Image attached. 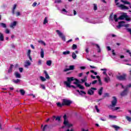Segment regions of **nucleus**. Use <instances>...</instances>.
I'll return each mask as SVG.
<instances>
[{"label": "nucleus", "instance_id": "1", "mask_svg": "<svg viewBox=\"0 0 131 131\" xmlns=\"http://www.w3.org/2000/svg\"><path fill=\"white\" fill-rule=\"evenodd\" d=\"M68 81H64V83L67 86V88H73V89H76V87L74 85H71V81H73L74 80V78L72 77H67Z\"/></svg>", "mask_w": 131, "mask_h": 131}, {"label": "nucleus", "instance_id": "2", "mask_svg": "<svg viewBox=\"0 0 131 131\" xmlns=\"http://www.w3.org/2000/svg\"><path fill=\"white\" fill-rule=\"evenodd\" d=\"M62 103L63 104V106L66 105V106H70V105H71L72 101L71 100H69L68 99H63L62 100Z\"/></svg>", "mask_w": 131, "mask_h": 131}, {"label": "nucleus", "instance_id": "3", "mask_svg": "<svg viewBox=\"0 0 131 131\" xmlns=\"http://www.w3.org/2000/svg\"><path fill=\"white\" fill-rule=\"evenodd\" d=\"M129 26V25L128 24H125V23L124 21H122L121 22L119 23V25L117 26V28H120V27H128Z\"/></svg>", "mask_w": 131, "mask_h": 131}, {"label": "nucleus", "instance_id": "4", "mask_svg": "<svg viewBox=\"0 0 131 131\" xmlns=\"http://www.w3.org/2000/svg\"><path fill=\"white\" fill-rule=\"evenodd\" d=\"M56 32L58 34V35H59V37H60L61 38V39H62V40H63V41H66V39L65 38V36H64V35L63 34V33L62 32H61V31H60V30H56Z\"/></svg>", "mask_w": 131, "mask_h": 131}, {"label": "nucleus", "instance_id": "5", "mask_svg": "<svg viewBox=\"0 0 131 131\" xmlns=\"http://www.w3.org/2000/svg\"><path fill=\"white\" fill-rule=\"evenodd\" d=\"M113 100L112 101V105H111V107H115L117 103V98H116V97L113 96Z\"/></svg>", "mask_w": 131, "mask_h": 131}, {"label": "nucleus", "instance_id": "6", "mask_svg": "<svg viewBox=\"0 0 131 131\" xmlns=\"http://www.w3.org/2000/svg\"><path fill=\"white\" fill-rule=\"evenodd\" d=\"M117 78L119 80H125L126 79V74H123L122 75L118 76Z\"/></svg>", "mask_w": 131, "mask_h": 131}, {"label": "nucleus", "instance_id": "7", "mask_svg": "<svg viewBox=\"0 0 131 131\" xmlns=\"http://www.w3.org/2000/svg\"><path fill=\"white\" fill-rule=\"evenodd\" d=\"M55 120L56 121H60V120H61V117H56V116H53L52 118H51L50 120V122H53V121H54V120H55Z\"/></svg>", "mask_w": 131, "mask_h": 131}, {"label": "nucleus", "instance_id": "8", "mask_svg": "<svg viewBox=\"0 0 131 131\" xmlns=\"http://www.w3.org/2000/svg\"><path fill=\"white\" fill-rule=\"evenodd\" d=\"M94 91H97V88H91L88 92V95H90L91 96L94 95Z\"/></svg>", "mask_w": 131, "mask_h": 131}, {"label": "nucleus", "instance_id": "9", "mask_svg": "<svg viewBox=\"0 0 131 131\" xmlns=\"http://www.w3.org/2000/svg\"><path fill=\"white\" fill-rule=\"evenodd\" d=\"M127 15H122L119 17L118 19L119 20H124V19H126V21H129V19H127Z\"/></svg>", "mask_w": 131, "mask_h": 131}, {"label": "nucleus", "instance_id": "10", "mask_svg": "<svg viewBox=\"0 0 131 131\" xmlns=\"http://www.w3.org/2000/svg\"><path fill=\"white\" fill-rule=\"evenodd\" d=\"M119 8H120L121 10H128V7H127L122 4H119V6H117Z\"/></svg>", "mask_w": 131, "mask_h": 131}, {"label": "nucleus", "instance_id": "11", "mask_svg": "<svg viewBox=\"0 0 131 131\" xmlns=\"http://www.w3.org/2000/svg\"><path fill=\"white\" fill-rule=\"evenodd\" d=\"M30 65H31V62L29 60H26L25 61L24 66L26 68H28Z\"/></svg>", "mask_w": 131, "mask_h": 131}, {"label": "nucleus", "instance_id": "12", "mask_svg": "<svg viewBox=\"0 0 131 131\" xmlns=\"http://www.w3.org/2000/svg\"><path fill=\"white\" fill-rule=\"evenodd\" d=\"M12 82H13V83H15V84H19L21 82V80H20L19 79H12Z\"/></svg>", "mask_w": 131, "mask_h": 131}, {"label": "nucleus", "instance_id": "13", "mask_svg": "<svg viewBox=\"0 0 131 131\" xmlns=\"http://www.w3.org/2000/svg\"><path fill=\"white\" fill-rule=\"evenodd\" d=\"M15 68H16L15 67V66H14V65L11 64L8 70V73H12L13 72V70Z\"/></svg>", "mask_w": 131, "mask_h": 131}, {"label": "nucleus", "instance_id": "14", "mask_svg": "<svg viewBox=\"0 0 131 131\" xmlns=\"http://www.w3.org/2000/svg\"><path fill=\"white\" fill-rule=\"evenodd\" d=\"M127 89H125L121 93V96L123 97L124 96H126L127 95Z\"/></svg>", "mask_w": 131, "mask_h": 131}, {"label": "nucleus", "instance_id": "15", "mask_svg": "<svg viewBox=\"0 0 131 131\" xmlns=\"http://www.w3.org/2000/svg\"><path fill=\"white\" fill-rule=\"evenodd\" d=\"M31 53V50H29L27 53V56L30 59V60L32 61V58H31V56H30Z\"/></svg>", "mask_w": 131, "mask_h": 131}, {"label": "nucleus", "instance_id": "16", "mask_svg": "<svg viewBox=\"0 0 131 131\" xmlns=\"http://www.w3.org/2000/svg\"><path fill=\"white\" fill-rule=\"evenodd\" d=\"M16 78H21V74L18 73V72H15L14 73Z\"/></svg>", "mask_w": 131, "mask_h": 131}, {"label": "nucleus", "instance_id": "17", "mask_svg": "<svg viewBox=\"0 0 131 131\" xmlns=\"http://www.w3.org/2000/svg\"><path fill=\"white\" fill-rule=\"evenodd\" d=\"M103 87H101V88L98 90V95L99 96H102V94H103Z\"/></svg>", "mask_w": 131, "mask_h": 131}, {"label": "nucleus", "instance_id": "18", "mask_svg": "<svg viewBox=\"0 0 131 131\" xmlns=\"http://www.w3.org/2000/svg\"><path fill=\"white\" fill-rule=\"evenodd\" d=\"M44 74H45L46 79H50V76L49 75V74H48L47 71H44Z\"/></svg>", "mask_w": 131, "mask_h": 131}, {"label": "nucleus", "instance_id": "19", "mask_svg": "<svg viewBox=\"0 0 131 131\" xmlns=\"http://www.w3.org/2000/svg\"><path fill=\"white\" fill-rule=\"evenodd\" d=\"M40 57L41 58H45V51H43V49H41Z\"/></svg>", "mask_w": 131, "mask_h": 131}, {"label": "nucleus", "instance_id": "20", "mask_svg": "<svg viewBox=\"0 0 131 131\" xmlns=\"http://www.w3.org/2000/svg\"><path fill=\"white\" fill-rule=\"evenodd\" d=\"M104 81L106 83H108L109 81H110V77H109L108 76H106V77H104Z\"/></svg>", "mask_w": 131, "mask_h": 131}, {"label": "nucleus", "instance_id": "21", "mask_svg": "<svg viewBox=\"0 0 131 131\" xmlns=\"http://www.w3.org/2000/svg\"><path fill=\"white\" fill-rule=\"evenodd\" d=\"M17 25V21H15L13 23H11L10 25V27L13 28V27H15Z\"/></svg>", "mask_w": 131, "mask_h": 131}, {"label": "nucleus", "instance_id": "22", "mask_svg": "<svg viewBox=\"0 0 131 131\" xmlns=\"http://www.w3.org/2000/svg\"><path fill=\"white\" fill-rule=\"evenodd\" d=\"M84 20L85 22H88V23H93V24H95V23H94L92 20L90 19L89 18H85Z\"/></svg>", "mask_w": 131, "mask_h": 131}, {"label": "nucleus", "instance_id": "23", "mask_svg": "<svg viewBox=\"0 0 131 131\" xmlns=\"http://www.w3.org/2000/svg\"><path fill=\"white\" fill-rule=\"evenodd\" d=\"M16 7H17V5L16 4H14L13 5V7L12 11L13 15H15V10H16Z\"/></svg>", "mask_w": 131, "mask_h": 131}, {"label": "nucleus", "instance_id": "24", "mask_svg": "<svg viewBox=\"0 0 131 131\" xmlns=\"http://www.w3.org/2000/svg\"><path fill=\"white\" fill-rule=\"evenodd\" d=\"M121 2L123 3V4H124V5H130V3L126 1L121 0Z\"/></svg>", "mask_w": 131, "mask_h": 131}, {"label": "nucleus", "instance_id": "25", "mask_svg": "<svg viewBox=\"0 0 131 131\" xmlns=\"http://www.w3.org/2000/svg\"><path fill=\"white\" fill-rule=\"evenodd\" d=\"M77 93H78L80 95H85V92L84 91H81L80 92L79 90H77Z\"/></svg>", "mask_w": 131, "mask_h": 131}, {"label": "nucleus", "instance_id": "26", "mask_svg": "<svg viewBox=\"0 0 131 131\" xmlns=\"http://www.w3.org/2000/svg\"><path fill=\"white\" fill-rule=\"evenodd\" d=\"M108 117L110 118V119H115V118H116V116H113V115H110L108 116Z\"/></svg>", "mask_w": 131, "mask_h": 131}, {"label": "nucleus", "instance_id": "27", "mask_svg": "<svg viewBox=\"0 0 131 131\" xmlns=\"http://www.w3.org/2000/svg\"><path fill=\"white\" fill-rule=\"evenodd\" d=\"M101 71H104L103 72V74H104L105 75H106V76H107V74L106 73V71H107V69H101Z\"/></svg>", "mask_w": 131, "mask_h": 131}, {"label": "nucleus", "instance_id": "28", "mask_svg": "<svg viewBox=\"0 0 131 131\" xmlns=\"http://www.w3.org/2000/svg\"><path fill=\"white\" fill-rule=\"evenodd\" d=\"M56 104L58 107H63V106H64L63 102H62V103H61V102H57Z\"/></svg>", "mask_w": 131, "mask_h": 131}, {"label": "nucleus", "instance_id": "29", "mask_svg": "<svg viewBox=\"0 0 131 131\" xmlns=\"http://www.w3.org/2000/svg\"><path fill=\"white\" fill-rule=\"evenodd\" d=\"M46 64L48 66H51V65H52V60H48Z\"/></svg>", "mask_w": 131, "mask_h": 131}, {"label": "nucleus", "instance_id": "30", "mask_svg": "<svg viewBox=\"0 0 131 131\" xmlns=\"http://www.w3.org/2000/svg\"><path fill=\"white\" fill-rule=\"evenodd\" d=\"M19 92H20L21 95H22V96H24V95H25V91H24V90H23V89L20 90Z\"/></svg>", "mask_w": 131, "mask_h": 131}, {"label": "nucleus", "instance_id": "31", "mask_svg": "<svg viewBox=\"0 0 131 131\" xmlns=\"http://www.w3.org/2000/svg\"><path fill=\"white\" fill-rule=\"evenodd\" d=\"M0 40H1V41H4V35L1 33H0Z\"/></svg>", "mask_w": 131, "mask_h": 131}, {"label": "nucleus", "instance_id": "32", "mask_svg": "<svg viewBox=\"0 0 131 131\" xmlns=\"http://www.w3.org/2000/svg\"><path fill=\"white\" fill-rule=\"evenodd\" d=\"M114 20H115V22H117L118 21V18H117V15L115 14L114 15Z\"/></svg>", "mask_w": 131, "mask_h": 131}, {"label": "nucleus", "instance_id": "33", "mask_svg": "<svg viewBox=\"0 0 131 131\" xmlns=\"http://www.w3.org/2000/svg\"><path fill=\"white\" fill-rule=\"evenodd\" d=\"M39 43H40L41 45H43V46H46V42L43 41V40H39L38 41Z\"/></svg>", "mask_w": 131, "mask_h": 131}, {"label": "nucleus", "instance_id": "34", "mask_svg": "<svg viewBox=\"0 0 131 131\" xmlns=\"http://www.w3.org/2000/svg\"><path fill=\"white\" fill-rule=\"evenodd\" d=\"M72 57L73 59H76L77 56H76V54H75V53L73 52Z\"/></svg>", "mask_w": 131, "mask_h": 131}, {"label": "nucleus", "instance_id": "35", "mask_svg": "<svg viewBox=\"0 0 131 131\" xmlns=\"http://www.w3.org/2000/svg\"><path fill=\"white\" fill-rule=\"evenodd\" d=\"M63 55H69V54H70V51H64L63 53H62Z\"/></svg>", "mask_w": 131, "mask_h": 131}, {"label": "nucleus", "instance_id": "36", "mask_svg": "<svg viewBox=\"0 0 131 131\" xmlns=\"http://www.w3.org/2000/svg\"><path fill=\"white\" fill-rule=\"evenodd\" d=\"M0 25L3 28H6L7 27V25H6V24H4V23H1Z\"/></svg>", "mask_w": 131, "mask_h": 131}, {"label": "nucleus", "instance_id": "37", "mask_svg": "<svg viewBox=\"0 0 131 131\" xmlns=\"http://www.w3.org/2000/svg\"><path fill=\"white\" fill-rule=\"evenodd\" d=\"M48 17H45L43 20V24L46 25L47 23H48Z\"/></svg>", "mask_w": 131, "mask_h": 131}, {"label": "nucleus", "instance_id": "38", "mask_svg": "<svg viewBox=\"0 0 131 131\" xmlns=\"http://www.w3.org/2000/svg\"><path fill=\"white\" fill-rule=\"evenodd\" d=\"M126 119L129 122H131V118L129 117L128 116H126Z\"/></svg>", "mask_w": 131, "mask_h": 131}, {"label": "nucleus", "instance_id": "39", "mask_svg": "<svg viewBox=\"0 0 131 131\" xmlns=\"http://www.w3.org/2000/svg\"><path fill=\"white\" fill-rule=\"evenodd\" d=\"M77 88H79L80 90H84V87L80 84H79Z\"/></svg>", "mask_w": 131, "mask_h": 131}, {"label": "nucleus", "instance_id": "40", "mask_svg": "<svg viewBox=\"0 0 131 131\" xmlns=\"http://www.w3.org/2000/svg\"><path fill=\"white\" fill-rule=\"evenodd\" d=\"M97 48L98 49V53H101V48H100V46L98 44H96Z\"/></svg>", "mask_w": 131, "mask_h": 131}, {"label": "nucleus", "instance_id": "41", "mask_svg": "<svg viewBox=\"0 0 131 131\" xmlns=\"http://www.w3.org/2000/svg\"><path fill=\"white\" fill-rule=\"evenodd\" d=\"M77 49V46L75 44H73L72 46V50H76Z\"/></svg>", "mask_w": 131, "mask_h": 131}, {"label": "nucleus", "instance_id": "42", "mask_svg": "<svg viewBox=\"0 0 131 131\" xmlns=\"http://www.w3.org/2000/svg\"><path fill=\"white\" fill-rule=\"evenodd\" d=\"M40 79L41 80V81H46V78L43 76H40Z\"/></svg>", "mask_w": 131, "mask_h": 131}, {"label": "nucleus", "instance_id": "43", "mask_svg": "<svg viewBox=\"0 0 131 131\" xmlns=\"http://www.w3.org/2000/svg\"><path fill=\"white\" fill-rule=\"evenodd\" d=\"M86 80H87L86 77H84L83 79H81V81L82 82H85V81H86Z\"/></svg>", "mask_w": 131, "mask_h": 131}, {"label": "nucleus", "instance_id": "44", "mask_svg": "<svg viewBox=\"0 0 131 131\" xmlns=\"http://www.w3.org/2000/svg\"><path fill=\"white\" fill-rule=\"evenodd\" d=\"M113 127H114V128H115L116 129V130H117V129H119V128H120V127H119V126H117V125H113Z\"/></svg>", "mask_w": 131, "mask_h": 131}, {"label": "nucleus", "instance_id": "45", "mask_svg": "<svg viewBox=\"0 0 131 131\" xmlns=\"http://www.w3.org/2000/svg\"><path fill=\"white\" fill-rule=\"evenodd\" d=\"M69 70H74V66H70L69 68Z\"/></svg>", "mask_w": 131, "mask_h": 131}, {"label": "nucleus", "instance_id": "46", "mask_svg": "<svg viewBox=\"0 0 131 131\" xmlns=\"http://www.w3.org/2000/svg\"><path fill=\"white\" fill-rule=\"evenodd\" d=\"M95 108L97 113H99V112H100V110H99V108H98V105H95Z\"/></svg>", "mask_w": 131, "mask_h": 131}, {"label": "nucleus", "instance_id": "47", "mask_svg": "<svg viewBox=\"0 0 131 131\" xmlns=\"http://www.w3.org/2000/svg\"><path fill=\"white\" fill-rule=\"evenodd\" d=\"M91 84H92V83H88L86 82H85V85L88 88H89V86H90Z\"/></svg>", "mask_w": 131, "mask_h": 131}, {"label": "nucleus", "instance_id": "48", "mask_svg": "<svg viewBox=\"0 0 131 131\" xmlns=\"http://www.w3.org/2000/svg\"><path fill=\"white\" fill-rule=\"evenodd\" d=\"M74 84H76V87L77 88L78 85H79V83L78 82V81H76L74 82Z\"/></svg>", "mask_w": 131, "mask_h": 131}, {"label": "nucleus", "instance_id": "49", "mask_svg": "<svg viewBox=\"0 0 131 131\" xmlns=\"http://www.w3.org/2000/svg\"><path fill=\"white\" fill-rule=\"evenodd\" d=\"M97 9V4H94V11H96Z\"/></svg>", "mask_w": 131, "mask_h": 131}, {"label": "nucleus", "instance_id": "50", "mask_svg": "<svg viewBox=\"0 0 131 131\" xmlns=\"http://www.w3.org/2000/svg\"><path fill=\"white\" fill-rule=\"evenodd\" d=\"M128 88H131V84L127 85L125 87V89H127V91H128Z\"/></svg>", "mask_w": 131, "mask_h": 131}, {"label": "nucleus", "instance_id": "51", "mask_svg": "<svg viewBox=\"0 0 131 131\" xmlns=\"http://www.w3.org/2000/svg\"><path fill=\"white\" fill-rule=\"evenodd\" d=\"M118 1L119 0H115V3L116 5V6H119V3H118Z\"/></svg>", "mask_w": 131, "mask_h": 131}, {"label": "nucleus", "instance_id": "52", "mask_svg": "<svg viewBox=\"0 0 131 131\" xmlns=\"http://www.w3.org/2000/svg\"><path fill=\"white\" fill-rule=\"evenodd\" d=\"M5 33H6L7 34H9V33H10V30H9V29H6L5 31Z\"/></svg>", "mask_w": 131, "mask_h": 131}, {"label": "nucleus", "instance_id": "53", "mask_svg": "<svg viewBox=\"0 0 131 131\" xmlns=\"http://www.w3.org/2000/svg\"><path fill=\"white\" fill-rule=\"evenodd\" d=\"M40 86H41V89H42L43 90H46V86H45V85L41 84Z\"/></svg>", "mask_w": 131, "mask_h": 131}, {"label": "nucleus", "instance_id": "54", "mask_svg": "<svg viewBox=\"0 0 131 131\" xmlns=\"http://www.w3.org/2000/svg\"><path fill=\"white\" fill-rule=\"evenodd\" d=\"M104 98H106V97H109V93H104Z\"/></svg>", "mask_w": 131, "mask_h": 131}, {"label": "nucleus", "instance_id": "55", "mask_svg": "<svg viewBox=\"0 0 131 131\" xmlns=\"http://www.w3.org/2000/svg\"><path fill=\"white\" fill-rule=\"evenodd\" d=\"M110 20L111 21H113V16L112 15V14H111V15H110Z\"/></svg>", "mask_w": 131, "mask_h": 131}, {"label": "nucleus", "instance_id": "56", "mask_svg": "<svg viewBox=\"0 0 131 131\" xmlns=\"http://www.w3.org/2000/svg\"><path fill=\"white\" fill-rule=\"evenodd\" d=\"M20 15H21V13H20V12H17L16 13V17H18L19 16H20Z\"/></svg>", "mask_w": 131, "mask_h": 131}, {"label": "nucleus", "instance_id": "57", "mask_svg": "<svg viewBox=\"0 0 131 131\" xmlns=\"http://www.w3.org/2000/svg\"><path fill=\"white\" fill-rule=\"evenodd\" d=\"M36 5H37V3L36 2H34L33 4H32V7H36Z\"/></svg>", "mask_w": 131, "mask_h": 131}, {"label": "nucleus", "instance_id": "58", "mask_svg": "<svg viewBox=\"0 0 131 131\" xmlns=\"http://www.w3.org/2000/svg\"><path fill=\"white\" fill-rule=\"evenodd\" d=\"M55 3H58V4L60 3H62L61 0H55Z\"/></svg>", "mask_w": 131, "mask_h": 131}, {"label": "nucleus", "instance_id": "59", "mask_svg": "<svg viewBox=\"0 0 131 131\" xmlns=\"http://www.w3.org/2000/svg\"><path fill=\"white\" fill-rule=\"evenodd\" d=\"M100 120H102V121H106L107 119H106V118H100Z\"/></svg>", "mask_w": 131, "mask_h": 131}, {"label": "nucleus", "instance_id": "60", "mask_svg": "<svg viewBox=\"0 0 131 131\" xmlns=\"http://www.w3.org/2000/svg\"><path fill=\"white\" fill-rule=\"evenodd\" d=\"M97 82H98V81L97 80H94L92 82V84H95L96 83H97Z\"/></svg>", "mask_w": 131, "mask_h": 131}, {"label": "nucleus", "instance_id": "61", "mask_svg": "<svg viewBox=\"0 0 131 131\" xmlns=\"http://www.w3.org/2000/svg\"><path fill=\"white\" fill-rule=\"evenodd\" d=\"M19 72H23V68H19Z\"/></svg>", "mask_w": 131, "mask_h": 131}, {"label": "nucleus", "instance_id": "62", "mask_svg": "<svg viewBox=\"0 0 131 131\" xmlns=\"http://www.w3.org/2000/svg\"><path fill=\"white\" fill-rule=\"evenodd\" d=\"M41 64V60L39 59L38 61V65H40Z\"/></svg>", "mask_w": 131, "mask_h": 131}, {"label": "nucleus", "instance_id": "63", "mask_svg": "<svg viewBox=\"0 0 131 131\" xmlns=\"http://www.w3.org/2000/svg\"><path fill=\"white\" fill-rule=\"evenodd\" d=\"M63 12H64V13H67V11L64 8L62 10V13H63Z\"/></svg>", "mask_w": 131, "mask_h": 131}, {"label": "nucleus", "instance_id": "64", "mask_svg": "<svg viewBox=\"0 0 131 131\" xmlns=\"http://www.w3.org/2000/svg\"><path fill=\"white\" fill-rule=\"evenodd\" d=\"M126 53H129V55L131 57V52H130V51H129V50H127V51H126Z\"/></svg>", "mask_w": 131, "mask_h": 131}]
</instances>
